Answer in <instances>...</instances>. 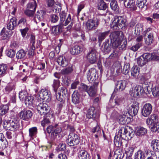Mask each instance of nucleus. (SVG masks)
Wrapping results in <instances>:
<instances>
[{
    "label": "nucleus",
    "mask_w": 159,
    "mask_h": 159,
    "mask_svg": "<svg viewBox=\"0 0 159 159\" xmlns=\"http://www.w3.org/2000/svg\"><path fill=\"white\" fill-rule=\"evenodd\" d=\"M139 107L137 105H133L129 107L128 111H127L128 116H134L136 115L138 112Z\"/></svg>",
    "instance_id": "15"
},
{
    "label": "nucleus",
    "mask_w": 159,
    "mask_h": 159,
    "mask_svg": "<svg viewBox=\"0 0 159 159\" xmlns=\"http://www.w3.org/2000/svg\"><path fill=\"white\" fill-rule=\"evenodd\" d=\"M96 113L95 108L91 107L87 111L86 116L89 118H95L96 117Z\"/></svg>",
    "instance_id": "22"
},
{
    "label": "nucleus",
    "mask_w": 159,
    "mask_h": 159,
    "mask_svg": "<svg viewBox=\"0 0 159 159\" xmlns=\"http://www.w3.org/2000/svg\"><path fill=\"white\" fill-rule=\"evenodd\" d=\"M35 11L27 9L24 11L25 14L29 17H32L34 16Z\"/></svg>",
    "instance_id": "55"
},
{
    "label": "nucleus",
    "mask_w": 159,
    "mask_h": 159,
    "mask_svg": "<svg viewBox=\"0 0 159 159\" xmlns=\"http://www.w3.org/2000/svg\"><path fill=\"white\" fill-rule=\"evenodd\" d=\"M123 98L119 97H116L115 99L114 102L110 104L112 107H114L116 106L120 105L122 102Z\"/></svg>",
    "instance_id": "37"
},
{
    "label": "nucleus",
    "mask_w": 159,
    "mask_h": 159,
    "mask_svg": "<svg viewBox=\"0 0 159 159\" xmlns=\"http://www.w3.org/2000/svg\"><path fill=\"white\" fill-rule=\"evenodd\" d=\"M109 34V31H106L103 33H102L99 34L98 36V40L99 41L102 42L104 40L106 37Z\"/></svg>",
    "instance_id": "53"
},
{
    "label": "nucleus",
    "mask_w": 159,
    "mask_h": 159,
    "mask_svg": "<svg viewBox=\"0 0 159 159\" xmlns=\"http://www.w3.org/2000/svg\"><path fill=\"white\" fill-rule=\"evenodd\" d=\"M91 131L93 133H96L94 135L96 138H97L101 134V130L99 126L98 125H97L96 126L93 127Z\"/></svg>",
    "instance_id": "29"
},
{
    "label": "nucleus",
    "mask_w": 159,
    "mask_h": 159,
    "mask_svg": "<svg viewBox=\"0 0 159 159\" xmlns=\"http://www.w3.org/2000/svg\"><path fill=\"white\" fill-rule=\"evenodd\" d=\"M17 19L16 18H11L7 25V29L9 30H12L17 26Z\"/></svg>",
    "instance_id": "18"
},
{
    "label": "nucleus",
    "mask_w": 159,
    "mask_h": 159,
    "mask_svg": "<svg viewBox=\"0 0 159 159\" xmlns=\"http://www.w3.org/2000/svg\"><path fill=\"white\" fill-rule=\"evenodd\" d=\"M147 125L151 128L154 125H157L159 122L158 120V117L156 114L152 115L150 117H148L146 120Z\"/></svg>",
    "instance_id": "10"
},
{
    "label": "nucleus",
    "mask_w": 159,
    "mask_h": 159,
    "mask_svg": "<svg viewBox=\"0 0 159 159\" xmlns=\"http://www.w3.org/2000/svg\"><path fill=\"white\" fill-rule=\"evenodd\" d=\"M37 132V129L36 127H33L29 129V136L31 139H34L36 137Z\"/></svg>",
    "instance_id": "28"
},
{
    "label": "nucleus",
    "mask_w": 159,
    "mask_h": 159,
    "mask_svg": "<svg viewBox=\"0 0 159 159\" xmlns=\"http://www.w3.org/2000/svg\"><path fill=\"white\" fill-rule=\"evenodd\" d=\"M15 86L13 83H10L8 84L5 88V91L7 93H9L13 90H14Z\"/></svg>",
    "instance_id": "33"
},
{
    "label": "nucleus",
    "mask_w": 159,
    "mask_h": 159,
    "mask_svg": "<svg viewBox=\"0 0 159 159\" xmlns=\"http://www.w3.org/2000/svg\"><path fill=\"white\" fill-rule=\"evenodd\" d=\"M27 92L25 91H22L20 92L19 93V98L20 100L23 101L25 98L27 97Z\"/></svg>",
    "instance_id": "58"
},
{
    "label": "nucleus",
    "mask_w": 159,
    "mask_h": 159,
    "mask_svg": "<svg viewBox=\"0 0 159 159\" xmlns=\"http://www.w3.org/2000/svg\"><path fill=\"white\" fill-rule=\"evenodd\" d=\"M37 109L39 113L41 115H46L50 110V107L48 105L43 102L39 104Z\"/></svg>",
    "instance_id": "9"
},
{
    "label": "nucleus",
    "mask_w": 159,
    "mask_h": 159,
    "mask_svg": "<svg viewBox=\"0 0 159 159\" xmlns=\"http://www.w3.org/2000/svg\"><path fill=\"white\" fill-rule=\"evenodd\" d=\"M83 50L82 46L76 45L70 49V52L72 54L77 55L82 52Z\"/></svg>",
    "instance_id": "16"
},
{
    "label": "nucleus",
    "mask_w": 159,
    "mask_h": 159,
    "mask_svg": "<svg viewBox=\"0 0 159 159\" xmlns=\"http://www.w3.org/2000/svg\"><path fill=\"white\" fill-rule=\"evenodd\" d=\"M73 70V66L70 65L68 67L61 70V73L63 75L68 74L72 72Z\"/></svg>",
    "instance_id": "40"
},
{
    "label": "nucleus",
    "mask_w": 159,
    "mask_h": 159,
    "mask_svg": "<svg viewBox=\"0 0 159 159\" xmlns=\"http://www.w3.org/2000/svg\"><path fill=\"white\" fill-rule=\"evenodd\" d=\"M124 149L127 156L131 157L133 153L134 148L132 146L128 147V144L126 143Z\"/></svg>",
    "instance_id": "21"
},
{
    "label": "nucleus",
    "mask_w": 159,
    "mask_h": 159,
    "mask_svg": "<svg viewBox=\"0 0 159 159\" xmlns=\"http://www.w3.org/2000/svg\"><path fill=\"white\" fill-rule=\"evenodd\" d=\"M111 8L113 10H116L118 8V6L117 2L113 0L110 3Z\"/></svg>",
    "instance_id": "62"
},
{
    "label": "nucleus",
    "mask_w": 159,
    "mask_h": 159,
    "mask_svg": "<svg viewBox=\"0 0 159 159\" xmlns=\"http://www.w3.org/2000/svg\"><path fill=\"white\" fill-rule=\"evenodd\" d=\"M49 19L51 23H55L58 21L59 17L56 15L53 14L50 15Z\"/></svg>",
    "instance_id": "57"
},
{
    "label": "nucleus",
    "mask_w": 159,
    "mask_h": 159,
    "mask_svg": "<svg viewBox=\"0 0 159 159\" xmlns=\"http://www.w3.org/2000/svg\"><path fill=\"white\" fill-rule=\"evenodd\" d=\"M66 145L65 143H61L57 147V150L58 151H64L66 148Z\"/></svg>",
    "instance_id": "63"
},
{
    "label": "nucleus",
    "mask_w": 159,
    "mask_h": 159,
    "mask_svg": "<svg viewBox=\"0 0 159 159\" xmlns=\"http://www.w3.org/2000/svg\"><path fill=\"white\" fill-rule=\"evenodd\" d=\"M70 24L68 26L67 29L70 30L73 25L72 20H71L70 15L69 14L64 24H59L57 25L54 26L52 27V33L54 35H57L62 32V30L63 28V25L66 26L69 24Z\"/></svg>",
    "instance_id": "1"
},
{
    "label": "nucleus",
    "mask_w": 159,
    "mask_h": 159,
    "mask_svg": "<svg viewBox=\"0 0 159 159\" xmlns=\"http://www.w3.org/2000/svg\"><path fill=\"white\" fill-rule=\"evenodd\" d=\"M35 41V36L33 34H31L30 37V43L29 45L30 46V50H31V51H34L35 49V47L34 46Z\"/></svg>",
    "instance_id": "36"
},
{
    "label": "nucleus",
    "mask_w": 159,
    "mask_h": 159,
    "mask_svg": "<svg viewBox=\"0 0 159 159\" xmlns=\"http://www.w3.org/2000/svg\"><path fill=\"white\" fill-rule=\"evenodd\" d=\"M130 72L131 76L135 78L137 77L139 74V68L137 66H134L131 68Z\"/></svg>",
    "instance_id": "27"
},
{
    "label": "nucleus",
    "mask_w": 159,
    "mask_h": 159,
    "mask_svg": "<svg viewBox=\"0 0 159 159\" xmlns=\"http://www.w3.org/2000/svg\"><path fill=\"white\" fill-rule=\"evenodd\" d=\"M39 95L40 99L46 102H48L51 100V93L46 89H42L39 92Z\"/></svg>",
    "instance_id": "7"
},
{
    "label": "nucleus",
    "mask_w": 159,
    "mask_h": 159,
    "mask_svg": "<svg viewBox=\"0 0 159 159\" xmlns=\"http://www.w3.org/2000/svg\"><path fill=\"white\" fill-rule=\"evenodd\" d=\"M80 96L76 91H75L72 96V100L75 104L79 103L80 102Z\"/></svg>",
    "instance_id": "26"
},
{
    "label": "nucleus",
    "mask_w": 159,
    "mask_h": 159,
    "mask_svg": "<svg viewBox=\"0 0 159 159\" xmlns=\"http://www.w3.org/2000/svg\"><path fill=\"white\" fill-rule=\"evenodd\" d=\"M96 75V70L94 68L89 69L87 75V78L89 82H92L95 80Z\"/></svg>",
    "instance_id": "13"
},
{
    "label": "nucleus",
    "mask_w": 159,
    "mask_h": 159,
    "mask_svg": "<svg viewBox=\"0 0 159 159\" xmlns=\"http://www.w3.org/2000/svg\"><path fill=\"white\" fill-rule=\"evenodd\" d=\"M125 19L121 16H116L111 24V27L114 30L122 29L125 27Z\"/></svg>",
    "instance_id": "2"
},
{
    "label": "nucleus",
    "mask_w": 159,
    "mask_h": 159,
    "mask_svg": "<svg viewBox=\"0 0 159 159\" xmlns=\"http://www.w3.org/2000/svg\"><path fill=\"white\" fill-rule=\"evenodd\" d=\"M78 157L79 159H90L89 154L85 150H81L79 152Z\"/></svg>",
    "instance_id": "25"
},
{
    "label": "nucleus",
    "mask_w": 159,
    "mask_h": 159,
    "mask_svg": "<svg viewBox=\"0 0 159 159\" xmlns=\"http://www.w3.org/2000/svg\"><path fill=\"white\" fill-rule=\"evenodd\" d=\"M151 147L154 150L158 151L159 150V140H153L151 143Z\"/></svg>",
    "instance_id": "34"
},
{
    "label": "nucleus",
    "mask_w": 159,
    "mask_h": 159,
    "mask_svg": "<svg viewBox=\"0 0 159 159\" xmlns=\"http://www.w3.org/2000/svg\"><path fill=\"white\" fill-rule=\"evenodd\" d=\"M144 93V91L143 87L140 85H137L134 88H133L132 90L130 91L131 96L134 98L139 97Z\"/></svg>",
    "instance_id": "6"
},
{
    "label": "nucleus",
    "mask_w": 159,
    "mask_h": 159,
    "mask_svg": "<svg viewBox=\"0 0 159 159\" xmlns=\"http://www.w3.org/2000/svg\"><path fill=\"white\" fill-rule=\"evenodd\" d=\"M6 52L7 56L11 58L15 56L16 53L14 50L11 49L6 51Z\"/></svg>",
    "instance_id": "60"
},
{
    "label": "nucleus",
    "mask_w": 159,
    "mask_h": 159,
    "mask_svg": "<svg viewBox=\"0 0 159 159\" xmlns=\"http://www.w3.org/2000/svg\"><path fill=\"white\" fill-rule=\"evenodd\" d=\"M37 7V3L34 0L32 2L29 3L27 5L28 9H33V10L35 11Z\"/></svg>",
    "instance_id": "48"
},
{
    "label": "nucleus",
    "mask_w": 159,
    "mask_h": 159,
    "mask_svg": "<svg viewBox=\"0 0 159 159\" xmlns=\"http://www.w3.org/2000/svg\"><path fill=\"white\" fill-rule=\"evenodd\" d=\"M87 93L90 97H94L96 95L97 90L93 86H91L89 87Z\"/></svg>",
    "instance_id": "38"
},
{
    "label": "nucleus",
    "mask_w": 159,
    "mask_h": 159,
    "mask_svg": "<svg viewBox=\"0 0 159 159\" xmlns=\"http://www.w3.org/2000/svg\"><path fill=\"white\" fill-rule=\"evenodd\" d=\"M125 6L131 10H135L137 9L134 0H125L124 2Z\"/></svg>",
    "instance_id": "14"
},
{
    "label": "nucleus",
    "mask_w": 159,
    "mask_h": 159,
    "mask_svg": "<svg viewBox=\"0 0 159 159\" xmlns=\"http://www.w3.org/2000/svg\"><path fill=\"white\" fill-rule=\"evenodd\" d=\"M20 119L25 120H28L32 115V111L29 110L24 109L19 114Z\"/></svg>",
    "instance_id": "12"
},
{
    "label": "nucleus",
    "mask_w": 159,
    "mask_h": 159,
    "mask_svg": "<svg viewBox=\"0 0 159 159\" xmlns=\"http://www.w3.org/2000/svg\"><path fill=\"white\" fill-rule=\"evenodd\" d=\"M66 141L68 145L73 146L79 143L80 139L77 135L73 133H70Z\"/></svg>",
    "instance_id": "5"
},
{
    "label": "nucleus",
    "mask_w": 159,
    "mask_h": 159,
    "mask_svg": "<svg viewBox=\"0 0 159 159\" xmlns=\"http://www.w3.org/2000/svg\"><path fill=\"white\" fill-rule=\"evenodd\" d=\"M9 109V107L7 105L0 106V115L2 116L5 114Z\"/></svg>",
    "instance_id": "42"
},
{
    "label": "nucleus",
    "mask_w": 159,
    "mask_h": 159,
    "mask_svg": "<svg viewBox=\"0 0 159 159\" xmlns=\"http://www.w3.org/2000/svg\"><path fill=\"white\" fill-rule=\"evenodd\" d=\"M98 7L99 10H105L107 8V5L103 0H99Z\"/></svg>",
    "instance_id": "41"
},
{
    "label": "nucleus",
    "mask_w": 159,
    "mask_h": 159,
    "mask_svg": "<svg viewBox=\"0 0 159 159\" xmlns=\"http://www.w3.org/2000/svg\"><path fill=\"white\" fill-rule=\"evenodd\" d=\"M143 30V25L141 24H137L135 26L134 30V34L139 35Z\"/></svg>",
    "instance_id": "30"
},
{
    "label": "nucleus",
    "mask_w": 159,
    "mask_h": 159,
    "mask_svg": "<svg viewBox=\"0 0 159 159\" xmlns=\"http://www.w3.org/2000/svg\"><path fill=\"white\" fill-rule=\"evenodd\" d=\"M111 43L113 48H117L121 43L122 39L121 37L120 36V33L118 31L113 32L110 35Z\"/></svg>",
    "instance_id": "3"
},
{
    "label": "nucleus",
    "mask_w": 159,
    "mask_h": 159,
    "mask_svg": "<svg viewBox=\"0 0 159 159\" xmlns=\"http://www.w3.org/2000/svg\"><path fill=\"white\" fill-rule=\"evenodd\" d=\"M26 55V52L23 50L21 49L18 52L16 53V56L17 58L21 59L24 58Z\"/></svg>",
    "instance_id": "45"
},
{
    "label": "nucleus",
    "mask_w": 159,
    "mask_h": 159,
    "mask_svg": "<svg viewBox=\"0 0 159 159\" xmlns=\"http://www.w3.org/2000/svg\"><path fill=\"white\" fill-rule=\"evenodd\" d=\"M152 93L155 97L159 95V88L158 87H154L152 89Z\"/></svg>",
    "instance_id": "61"
},
{
    "label": "nucleus",
    "mask_w": 159,
    "mask_h": 159,
    "mask_svg": "<svg viewBox=\"0 0 159 159\" xmlns=\"http://www.w3.org/2000/svg\"><path fill=\"white\" fill-rule=\"evenodd\" d=\"M88 61L91 64L95 63L97 60V53L95 48H90L86 56Z\"/></svg>",
    "instance_id": "4"
},
{
    "label": "nucleus",
    "mask_w": 159,
    "mask_h": 159,
    "mask_svg": "<svg viewBox=\"0 0 159 159\" xmlns=\"http://www.w3.org/2000/svg\"><path fill=\"white\" fill-rule=\"evenodd\" d=\"M34 97L32 96H27L25 100V104L27 106L32 105L34 101Z\"/></svg>",
    "instance_id": "31"
},
{
    "label": "nucleus",
    "mask_w": 159,
    "mask_h": 159,
    "mask_svg": "<svg viewBox=\"0 0 159 159\" xmlns=\"http://www.w3.org/2000/svg\"><path fill=\"white\" fill-rule=\"evenodd\" d=\"M60 16V23L61 24H64L63 22L64 21H65L66 20V13L64 11H63L59 13Z\"/></svg>",
    "instance_id": "43"
},
{
    "label": "nucleus",
    "mask_w": 159,
    "mask_h": 159,
    "mask_svg": "<svg viewBox=\"0 0 159 159\" xmlns=\"http://www.w3.org/2000/svg\"><path fill=\"white\" fill-rule=\"evenodd\" d=\"M129 129V127L125 126L121 127L119 130L118 134L120 136L122 137L123 135H125L127 137V134H128V129Z\"/></svg>",
    "instance_id": "35"
},
{
    "label": "nucleus",
    "mask_w": 159,
    "mask_h": 159,
    "mask_svg": "<svg viewBox=\"0 0 159 159\" xmlns=\"http://www.w3.org/2000/svg\"><path fill=\"white\" fill-rule=\"evenodd\" d=\"M147 62V61H145L144 58L142 56L137 59V63L138 65L140 66H144Z\"/></svg>",
    "instance_id": "56"
},
{
    "label": "nucleus",
    "mask_w": 159,
    "mask_h": 159,
    "mask_svg": "<svg viewBox=\"0 0 159 159\" xmlns=\"http://www.w3.org/2000/svg\"><path fill=\"white\" fill-rule=\"evenodd\" d=\"M147 132L146 129L141 126L137 127L135 130L136 134L139 136L145 134L147 133Z\"/></svg>",
    "instance_id": "24"
},
{
    "label": "nucleus",
    "mask_w": 159,
    "mask_h": 159,
    "mask_svg": "<svg viewBox=\"0 0 159 159\" xmlns=\"http://www.w3.org/2000/svg\"><path fill=\"white\" fill-rule=\"evenodd\" d=\"M148 152L145 153L141 150H139L135 154L134 159H145L146 156L148 155Z\"/></svg>",
    "instance_id": "23"
},
{
    "label": "nucleus",
    "mask_w": 159,
    "mask_h": 159,
    "mask_svg": "<svg viewBox=\"0 0 159 159\" xmlns=\"http://www.w3.org/2000/svg\"><path fill=\"white\" fill-rule=\"evenodd\" d=\"M142 46V43H139L135 45L130 47L129 49L131 50L136 52Z\"/></svg>",
    "instance_id": "54"
},
{
    "label": "nucleus",
    "mask_w": 159,
    "mask_h": 159,
    "mask_svg": "<svg viewBox=\"0 0 159 159\" xmlns=\"http://www.w3.org/2000/svg\"><path fill=\"white\" fill-rule=\"evenodd\" d=\"M60 86V81L58 80H54L53 81L52 86L54 88L55 92L56 93L58 88Z\"/></svg>",
    "instance_id": "49"
},
{
    "label": "nucleus",
    "mask_w": 159,
    "mask_h": 159,
    "mask_svg": "<svg viewBox=\"0 0 159 159\" xmlns=\"http://www.w3.org/2000/svg\"><path fill=\"white\" fill-rule=\"evenodd\" d=\"M115 155L116 156V159H122L124 156V154L121 150H117L115 152Z\"/></svg>",
    "instance_id": "44"
},
{
    "label": "nucleus",
    "mask_w": 159,
    "mask_h": 159,
    "mask_svg": "<svg viewBox=\"0 0 159 159\" xmlns=\"http://www.w3.org/2000/svg\"><path fill=\"white\" fill-rule=\"evenodd\" d=\"M152 106L150 103H147L144 105L142 110V115L144 117L148 116L151 113Z\"/></svg>",
    "instance_id": "11"
},
{
    "label": "nucleus",
    "mask_w": 159,
    "mask_h": 159,
    "mask_svg": "<svg viewBox=\"0 0 159 159\" xmlns=\"http://www.w3.org/2000/svg\"><path fill=\"white\" fill-rule=\"evenodd\" d=\"M134 136V133L133 130L129 127V129H128V134H127V137L128 139H131Z\"/></svg>",
    "instance_id": "59"
},
{
    "label": "nucleus",
    "mask_w": 159,
    "mask_h": 159,
    "mask_svg": "<svg viewBox=\"0 0 159 159\" xmlns=\"http://www.w3.org/2000/svg\"><path fill=\"white\" fill-rule=\"evenodd\" d=\"M18 25L21 27H22L23 26H27L28 24L26 19L25 18H21L20 19L18 22Z\"/></svg>",
    "instance_id": "51"
},
{
    "label": "nucleus",
    "mask_w": 159,
    "mask_h": 159,
    "mask_svg": "<svg viewBox=\"0 0 159 159\" xmlns=\"http://www.w3.org/2000/svg\"><path fill=\"white\" fill-rule=\"evenodd\" d=\"M11 130L14 131L17 130L19 126L18 122L16 120H10Z\"/></svg>",
    "instance_id": "32"
},
{
    "label": "nucleus",
    "mask_w": 159,
    "mask_h": 159,
    "mask_svg": "<svg viewBox=\"0 0 159 159\" xmlns=\"http://www.w3.org/2000/svg\"><path fill=\"white\" fill-rule=\"evenodd\" d=\"M5 30L6 29L4 28L1 31L0 36L2 40H4L7 39L9 37L8 33L7 32H5Z\"/></svg>",
    "instance_id": "47"
},
{
    "label": "nucleus",
    "mask_w": 159,
    "mask_h": 159,
    "mask_svg": "<svg viewBox=\"0 0 159 159\" xmlns=\"http://www.w3.org/2000/svg\"><path fill=\"white\" fill-rule=\"evenodd\" d=\"M129 64H125L123 69V72L124 74L126 75L127 74L129 71Z\"/></svg>",
    "instance_id": "64"
},
{
    "label": "nucleus",
    "mask_w": 159,
    "mask_h": 159,
    "mask_svg": "<svg viewBox=\"0 0 159 159\" xmlns=\"http://www.w3.org/2000/svg\"><path fill=\"white\" fill-rule=\"evenodd\" d=\"M153 41V34L152 33L149 34L148 36V39L145 41L147 44L149 45L152 43Z\"/></svg>",
    "instance_id": "52"
},
{
    "label": "nucleus",
    "mask_w": 159,
    "mask_h": 159,
    "mask_svg": "<svg viewBox=\"0 0 159 159\" xmlns=\"http://www.w3.org/2000/svg\"><path fill=\"white\" fill-rule=\"evenodd\" d=\"M111 50V46L108 43H106L102 48V51L105 53H109Z\"/></svg>",
    "instance_id": "46"
},
{
    "label": "nucleus",
    "mask_w": 159,
    "mask_h": 159,
    "mask_svg": "<svg viewBox=\"0 0 159 159\" xmlns=\"http://www.w3.org/2000/svg\"><path fill=\"white\" fill-rule=\"evenodd\" d=\"M99 21L97 19L88 20L86 24V29L87 30H91L96 29L98 26Z\"/></svg>",
    "instance_id": "8"
},
{
    "label": "nucleus",
    "mask_w": 159,
    "mask_h": 159,
    "mask_svg": "<svg viewBox=\"0 0 159 159\" xmlns=\"http://www.w3.org/2000/svg\"><path fill=\"white\" fill-rule=\"evenodd\" d=\"M3 125L5 129L8 130H11L10 120H5L3 122Z\"/></svg>",
    "instance_id": "50"
},
{
    "label": "nucleus",
    "mask_w": 159,
    "mask_h": 159,
    "mask_svg": "<svg viewBox=\"0 0 159 159\" xmlns=\"http://www.w3.org/2000/svg\"><path fill=\"white\" fill-rule=\"evenodd\" d=\"M127 84V82L125 80H120L117 81L116 84V89L122 91L125 89Z\"/></svg>",
    "instance_id": "17"
},
{
    "label": "nucleus",
    "mask_w": 159,
    "mask_h": 159,
    "mask_svg": "<svg viewBox=\"0 0 159 159\" xmlns=\"http://www.w3.org/2000/svg\"><path fill=\"white\" fill-rule=\"evenodd\" d=\"M147 0H137V5L140 8H146L147 4Z\"/></svg>",
    "instance_id": "39"
},
{
    "label": "nucleus",
    "mask_w": 159,
    "mask_h": 159,
    "mask_svg": "<svg viewBox=\"0 0 159 159\" xmlns=\"http://www.w3.org/2000/svg\"><path fill=\"white\" fill-rule=\"evenodd\" d=\"M127 108H125L124 111L122 112V114L120 115L119 117V123L122 125H123L126 123L125 119L128 118L129 117L128 115L127 114Z\"/></svg>",
    "instance_id": "19"
},
{
    "label": "nucleus",
    "mask_w": 159,
    "mask_h": 159,
    "mask_svg": "<svg viewBox=\"0 0 159 159\" xmlns=\"http://www.w3.org/2000/svg\"><path fill=\"white\" fill-rule=\"evenodd\" d=\"M8 142L2 133H0V147L2 149L6 148L8 145Z\"/></svg>",
    "instance_id": "20"
}]
</instances>
